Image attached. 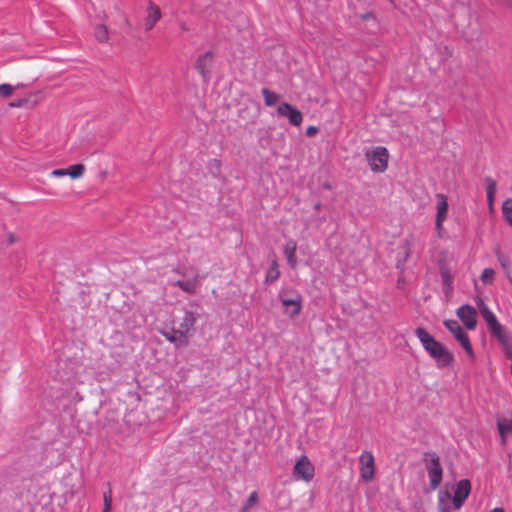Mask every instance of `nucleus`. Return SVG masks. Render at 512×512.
<instances>
[{
	"label": "nucleus",
	"mask_w": 512,
	"mask_h": 512,
	"mask_svg": "<svg viewBox=\"0 0 512 512\" xmlns=\"http://www.w3.org/2000/svg\"><path fill=\"white\" fill-rule=\"evenodd\" d=\"M425 469L428 474L430 488L436 490L442 482L443 468L439 456L434 453H426L424 456Z\"/></svg>",
	"instance_id": "nucleus-3"
},
{
	"label": "nucleus",
	"mask_w": 512,
	"mask_h": 512,
	"mask_svg": "<svg viewBox=\"0 0 512 512\" xmlns=\"http://www.w3.org/2000/svg\"><path fill=\"white\" fill-rule=\"evenodd\" d=\"M495 278V270L492 268H485L482 271V274L480 276V280L484 285L492 284Z\"/></svg>",
	"instance_id": "nucleus-23"
},
{
	"label": "nucleus",
	"mask_w": 512,
	"mask_h": 512,
	"mask_svg": "<svg viewBox=\"0 0 512 512\" xmlns=\"http://www.w3.org/2000/svg\"><path fill=\"white\" fill-rule=\"evenodd\" d=\"M196 318L191 311H185L179 327L162 331V335L177 347H185L189 343L188 335L195 324Z\"/></svg>",
	"instance_id": "nucleus-1"
},
{
	"label": "nucleus",
	"mask_w": 512,
	"mask_h": 512,
	"mask_svg": "<svg viewBox=\"0 0 512 512\" xmlns=\"http://www.w3.org/2000/svg\"><path fill=\"white\" fill-rule=\"evenodd\" d=\"M368 17H370V14H367V15L363 16L364 19H367Z\"/></svg>",
	"instance_id": "nucleus-40"
},
{
	"label": "nucleus",
	"mask_w": 512,
	"mask_h": 512,
	"mask_svg": "<svg viewBox=\"0 0 512 512\" xmlns=\"http://www.w3.org/2000/svg\"><path fill=\"white\" fill-rule=\"evenodd\" d=\"M293 474L297 479L310 482L315 475V468L309 458L302 455L295 463Z\"/></svg>",
	"instance_id": "nucleus-8"
},
{
	"label": "nucleus",
	"mask_w": 512,
	"mask_h": 512,
	"mask_svg": "<svg viewBox=\"0 0 512 512\" xmlns=\"http://www.w3.org/2000/svg\"><path fill=\"white\" fill-rule=\"evenodd\" d=\"M441 277L443 279L444 284H446V285H450L451 284L452 280H451V277H450V275H449V273L447 271H442L441 272Z\"/></svg>",
	"instance_id": "nucleus-35"
},
{
	"label": "nucleus",
	"mask_w": 512,
	"mask_h": 512,
	"mask_svg": "<svg viewBox=\"0 0 512 512\" xmlns=\"http://www.w3.org/2000/svg\"><path fill=\"white\" fill-rule=\"evenodd\" d=\"M436 200H437V205H436L435 227L438 232V235L441 237L442 231H443V224L448 215L449 205H448V199L444 194H440V193L436 194Z\"/></svg>",
	"instance_id": "nucleus-9"
},
{
	"label": "nucleus",
	"mask_w": 512,
	"mask_h": 512,
	"mask_svg": "<svg viewBox=\"0 0 512 512\" xmlns=\"http://www.w3.org/2000/svg\"><path fill=\"white\" fill-rule=\"evenodd\" d=\"M502 216L506 223L512 227V198H507L502 203Z\"/></svg>",
	"instance_id": "nucleus-21"
},
{
	"label": "nucleus",
	"mask_w": 512,
	"mask_h": 512,
	"mask_svg": "<svg viewBox=\"0 0 512 512\" xmlns=\"http://www.w3.org/2000/svg\"><path fill=\"white\" fill-rule=\"evenodd\" d=\"M457 317L468 330H474L477 325V311L470 305H462L456 311Z\"/></svg>",
	"instance_id": "nucleus-13"
},
{
	"label": "nucleus",
	"mask_w": 512,
	"mask_h": 512,
	"mask_svg": "<svg viewBox=\"0 0 512 512\" xmlns=\"http://www.w3.org/2000/svg\"><path fill=\"white\" fill-rule=\"evenodd\" d=\"M175 285L180 287L183 291L187 293H193L195 291V283L192 281H182L178 280L175 282Z\"/></svg>",
	"instance_id": "nucleus-26"
},
{
	"label": "nucleus",
	"mask_w": 512,
	"mask_h": 512,
	"mask_svg": "<svg viewBox=\"0 0 512 512\" xmlns=\"http://www.w3.org/2000/svg\"><path fill=\"white\" fill-rule=\"evenodd\" d=\"M446 329L454 336V338L459 342L462 348L465 350L466 354L471 360L475 359V352L470 342L469 336L464 331L462 326L456 320H445L443 322Z\"/></svg>",
	"instance_id": "nucleus-6"
},
{
	"label": "nucleus",
	"mask_w": 512,
	"mask_h": 512,
	"mask_svg": "<svg viewBox=\"0 0 512 512\" xmlns=\"http://www.w3.org/2000/svg\"><path fill=\"white\" fill-rule=\"evenodd\" d=\"M84 171L85 168L82 164H75L67 169L68 175L73 179L81 177Z\"/></svg>",
	"instance_id": "nucleus-25"
},
{
	"label": "nucleus",
	"mask_w": 512,
	"mask_h": 512,
	"mask_svg": "<svg viewBox=\"0 0 512 512\" xmlns=\"http://www.w3.org/2000/svg\"><path fill=\"white\" fill-rule=\"evenodd\" d=\"M104 501V507L102 512H111L112 509V492L111 489H109L107 492L104 493L103 496Z\"/></svg>",
	"instance_id": "nucleus-29"
},
{
	"label": "nucleus",
	"mask_w": 512,
	"mask_h": 512,
	"mask_svg": "<svg viewBox=\"0 0 512 512\" xmlns=\"http://www.w3.org/2000/svg\"><path fill=\"white\" fill-rule=\"evenodd\" d=\"M502 349L507 357H512V338L501 344Z\"/></svg>",
	"instance_id": "nucleus-32"
},
{
	"label": "nucleus",
	"mask_w": 512,
	"mask_h": 512,
	"mask_svg": "<svg viewBox=\"0 0 512 512\" xmlns=\"http://www.w3.org/2000/svg\"><path fill=\"white\" fill-rule=\"evenodd\" d=\"M499 261H500L501 265L504 267V266H505V261H503V260L501 259V257H499Z\"/></svg>",
	"instance_id": "nucleus-39"
},
{
	"label": "nucleus",
	"mask_w": 512,
	"mask_h": 512,
	"mask_svg": "<svg viewBox=\"0 0 512 512\" xmlns=\"http://www.w3.org/2000/svg\"><path fill=\"white\" fill-rule=\"evenodd\" d=\"M258 493L256 491H253L250 493L246 503L244 504L241 512H247L254 504L258 501Z\"/></svg>",
	"instance_id": "nucleus-27"
},
{
	"label": "nucleus",
	"mask_w": 512,
	"mask_h": 512,
	"mask_svg": "<svg viewBox=\"0 0 512 512\" xmlns=\"http://www.w3.org/2000/svg\"><path fill=\"white\" fill-rule=\"evenodd\" d=\"M471 492V484L467 479H462L456 484L454 495L452 497V503L454 509H460L465 503Z\"/></svg>",
	"instance_id": "nucleus-10"
},
{
	"label": "nucleus",
	"mask_w": 512,
	"mask_h": 512,
	"mask_svg": "<svg viewBox=\"0 0 512 512\" xmlns=\"http://www.w3.org/2000/svg\"><path fill=\"white\" fill-rule=\"evenodd\" d=\"M451 499V495L448 491H440L438 495L439 500V511L440 512H449L445 507L446 503Z\"/></svg>",
	"instance_id": "nucleus-24"
},
{
	"label": "nucleus",
	"mask_w": 512,
	"mask_h": 512,
	"mask_svg": "<svg viewBox=\"0 0 512 512\" xmlns=\"http://www.w3.org/2000/svg\"><path fill=\"white\" fill-rule=\"evenodd\" d=\"M366 161L375 173H382L387 169L389 153L385 147L377 146L365 151Z\"/></svg>",
	"instance_id": "nucleus-5"
},
{
	"label": "nucleus",
	"mask_w": 512,
	"mask_h": 512,
	"mask_svg": "<svg viewBox=\"0 0 512 512\" xmlns=\"http://www.w3.org/2000/svg\"><path fill=\"white\" fill-rule=\"evenodd\" d=\"M477 305L480 309V313L487 323L489 331L497 338L500 344H503L510 338V334L507 332L505 327L499 323L495 314L490 310V308L484 303V301L479 298L477 301Z\"/></svg>",
	"instance_id": "nucleus-2"
},
{
	"label": "nucleus",
	"mask_w": 512,
	"mask_h": 512,
	"mask_svg": "<svg viewBox=\"0 0 512 512\" xmlns=\"http://www.w3.org/2000/svg\"><path fill=\"white\" fill-rule=\"evenodd\" d=\"M13 92V86L10 84H0V97L7 98Z\"/></svg>",
	"instance_id": "nucleus-30"
},
{
	"label": "nucleus",
	"mask_w": 512,
	"mask_h": 512,
	"mask_svg": "<svg viewBox=\"0 0 512 512\" xmlns=\"http://www.w3.org/2000/svg\"><path fill=\"white\" fill-rule=\"evenodd\" d=\"M430 357L436 362L438 368L449 367L454 361L453 353L445 345L438 348Z\"/></svg>",
	"instance_id": "nucleus-14"
},
{
	"label": "nucleus",
	"mask_w": 512,
	"mask_h": 512,
	"mask_svg": "<svg viewBox=\"0 0 512 512\" xmlns=\"http://www.w3.org/2000/svg\"><path fill=\"white\" fill-rule=\"evenodd\" d=\"M486 186V194H487V203L489 210L492 211L494 209V198L496 194V183L492 179H487Z\"/></svg>",
	"instance_id": "nucleus-19"
},
{
	"label": "nucleus",
	"mask_w": 512,
	"mask_h": 512,
	"mask_svg": "<svg viewBox=\"0 0 512 512\" xmlns=\"http://www.w3.org/2000/svg\"><path fill=\"white\" fill-rule=\"evenodd\" d=\"M401 250H403V253H404V257H403V262L406 261V259L408 258L409 256V250H410V246H409V243L407 241H405L400 247H399Z\"/></svg>",
	"instance_id": "nucleus-34"
},
{
	"label": "nucleus",
	"mask_w": 512,
	"mask_h": 512,
	"mask_svg": "<svg viewBox=\"0 0 512 512\" xmlns=\"http://www.w3.org/2000/svg\"><path fill=\"white\" fill-rule=\"evenodd\" d=\"M317 130H318L317 127L309 126L306 130V135L309 137H312L316 134Z\"/></svg>",
	"instance_id": "nucleus-36"
},
{
	"label": "nucleus",
	"mask_w": 512,
	"mask_h": 512,
	"mask_svg": "<svg viewBox=\"0 0 512 512\" xmlns=\"http://www.w3.org/2000/svg\"><path fill=\"white\" fill-rule=\"evenodd\" d=\"M262 95L264 97L265 105L268 107H272L279 101V95L267 88L262 89Z\"/></svg>",
	"instance_id": "nucleus-22"
},
{
	"label": "nucleus",
	"mask_w": 512,
	"mask_h": 512,
	"mask_svg": "<svg viewBox=\"0 0 512 512\" xmlns=\"http://www.w3.org/2000/svg\"><path fill=\"white\" fill-rule=\"evenodd\" d=\"M279 277H280V271H279L278 263L276 260H273L271 263V266L269 267V269L266 272L265 282L268 284L273 283L276 280H278Z\"/></svg>",
	"instance_id": "nucleus-20"
},
{
	"label": "nucleus",
	"mask_w": 512,
	"mask_h": 512,
	"mask_svg": "<svg viewBox=\"0 0 512 512\" xmlns=\"http://www.w3.org/2000/svg\"><path fill=\"white\" fill-rule=\"evenodd\" d=\"M50 175L52 177H64V176H67L68 173H67V169H55L50 173Z\"/></svg>",
	"instance_id": "nucleus-33"
},
{
	"label": "nucleus",
	"mask_w": 512,
	"mask_h": 512,
	"mask_svg": "<svg viewBox=\"0 0 512 512\" xmlns=\"http://www.w3.org/2000/svg\"><path fill=\"white\" fill-rule=\"evenodd\" d=\"M220 166H221V163L219 160L217 159H213L209 162V169H210V172L213 173L214 175L218 174L219 171H220Z\"/></svg>",
	"instance_id": "nucleus-31"
},
{
	"label": "nucleus",
	"mask_w": 512,
	"mask_h": 512,
	"mask_svg": "<svg viewBox=\"0 0 512 512\" xmlns=\"http://www.w3.org/2000/svg\"><path fill=\"white\" fill-rule=\"evenodd\" d=\"M360 478L363 482L369 483L375 476V459L370 451H363L359 456Z\"/></svg>",
	"instance_id": "nucleus-7"
},
{
	"label": "nucleus",
	"mask_w": 512,
	"mask_h": 512,
	"mask_svg": "<svg viewBox=\"0 0 512 512\" xmlns=\"http://www.w3.org/2000/svg\"><path fill=\"white\" fill-rule=\"evenodd\" d=\"M297 244L294 240L288 241L284 246V255L286 257L288 265L295 269L297 267L298 261L296 257Z\"/></svg>",
	"instance_id": "nucleus-17"
},
{
	"label": "nucleus",
	"mask_w": 512,
	"mask_h": 512,
	"mask_svg": "<svg viewBox=\"0 0 512 512\" xmlns=\"http://www.w3.org/2000/svg\"><path fill=\"white\" fill-rule=\"evenodd\" d=\"M502 442H505L506 434L512 432V413L509 416H504L498 420L497 423Z\"/></svg>",
	"instance_id": "nucleus-18"
},
{
	"label": "nucleus",
	"mask_w": 512,
	"mask_h": 512,
	"mask_svg": "<svg viewBox=\"0 0 512 512\" xmlns=\"http://www.w3.org/2000/svg\"><path fill=\"white\" fill-rule=\"evenodd\" d=\"M95 37L103 42L108 39V31L107 28L103 25H98L95 27Z\"/></svg>",
	"instance_id": "nucleus-28"
},
{
	"label": "nucleus",
	"mask_w": 512,
	"mask_h": 512,
	"mask_svg": "<svg viewBox=\"0 0 512 512\" xmlns=\"http://www.w3.org/2000/svg\"><path fill=\"white\" fill-rule=\"evenodd\" d=\"M7 241L9 244H14L18 241V238L13 233H9L8 237H7Z\"/></svg>",
	"instance_id": "nucleus-37"
},
{
	"label": "nucleus",
	"mask_w": 512,
	"mask_h": 512,
	"mask_svg": "<svg viewBox=\"0 0 512 512\" xmlns=\"http://www.w3.org/2000/svg\"><path fill=\"white\" fill-rule=\"evenodd\" d=\"M277 114L286 117L293 126H300L303 121L302 113L289 103L283 102L277 108Z\"/></svg>",
	"instance_id": "nucleus-12"
},
{
	"label": "nucleus",
	"mask_w": 512,
	"mask_h": 512,
	"mask_svg": "<svg viewBox=\"0 0 512 512\" xmlns=\"http://www.w3.org/2000/svg\"><path fill=\"white\" fill-rule=\"evenodd\" d=\"M213 62V55L211 52H206L198 57L196 61V68L201 73L203 78L207 77L210 72Z\"/></svg>",
	"instance_id": "nucleus-16"
},
{
	"label": "nucleus",
	"mask_w": 512,
	"mask_h": 512,
	"mask_svg": "<svg viewBox=\"0 0 512 512\" xmlns=\"http://www.w3.org/2000/svg\"><path fill=\"white\" fill-rule=\"evenodd\" d=\"M415 335L419 339L424 350L428 353L429 356L435 354L436 350H438V348H440L443 345L422 327L416 328Z\"/></svg>",
	"instance_id": "nucleus-11"
},
{
	"label": "nucleus",
	"mask_w": 512,
	"mask_h": 512,
	"mask_svg": "<svg viewBox=\"0 0 512 512\" xmlns=\"http://www.w3.org/2000/svg\"><path fill=\"white\" fill-rule=\"evenodd\" d=\"M279 299L284 308L285 314L294 318L298 316L302 309V296L294 289H282L279 292Z\"/></svg>",
	"instance_id": "nucleus-4"
},
{
	"label": "nucleus",
	"mask_w": 512,
	"mask_h": 512,
	"mask_svg": "<svg viewBox=\"0 0 512 512\" xmlns=\"http://www.w3.org/2000/svg\"><path fill=\"white\" fill-rule=\"evenodd\" d=\"M161 18L160 8L150 2L147 7V15L144 20L146 30H151Z\"/></svg>",
	"instance_id": "nucleus-15"
},
{
	"label": "nucleus",
	"mask_w": 512,
	"mask_h": 512,
	"mask_svg": "<svg viewBox=\"0 0 512 512\" xmlns=\"http://www.w3.org/2000/svg\"><path fill=\"white\" fill-rule=\"evenodd\" d=\"M490 512H504V509L501 507H496V508L492 509Z\"/></svg>",
	"instance_id": "nucleus-38"
}]
</instances>
